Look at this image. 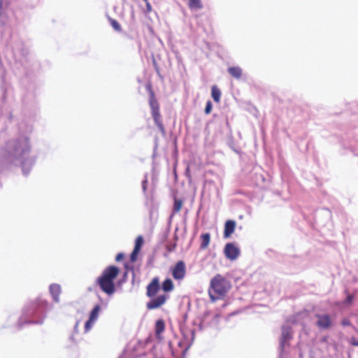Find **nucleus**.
I'll list each match as a JSON object with an SVG mask.
<instances>
[{
	"mask_svg": "<svg viewBox=\"0 0 358 358\" xmlns=\"http://www.w3.org/2000/svg\"><path fill=\"white\" fill-rule=\"evenodd\" d=\"M230 282L220 274H217L210 280L209 294L212 300L224 296L230 289Z\"/></svg>",
	"mask_w": 358,
	"mask_h": 358,
	"instance_id": "4",
	"label": "nucleus"
},
{
	"mask_svg": "<svg viewBox=\"0 0 358 358\" xmlns=\"http://www.w3.org/2000/svg\"><path fill=\"white\" fill-rule=\"evenodd\" d=\"M211 96L215 102L219 103L220 101L221 92L216 85L211 87Z\"/></svg>",
	"mask_w": 358,
	"mask_h": 358,
	"instance_id": "16",
	"label": "nucleus"
},
{
	"mask_svg": "<svg viewBox=\"0 0 358 358\" xmlns=\"http://www.w3.org/2000/svg\"><path fill=\"white\" fill-rule=\"evenodd\" d=\"M166 299H167V296L165 294L159 295L157 297L152 299L147 303V308L148 309L157 308L166 302Z\"/></svg>",
	"mask_w": 358,
	"mask_h": 358,
	"instance_id": "9",
	"label": "nucleus"
},
{
	"mask_svg": "<svg viewBox=\"0 0 358 358\" xmlns=\"http://www.w3.org/2000/svg\"><path fill=\"white\" fill-rule=\"evenodd\" d=\"M162 288L166 292L171 291L173 289V283L172 280L169 278L166 279L162 282Z\"/></svg>",
	"mask_w": 358,
	"mask_h": 358,
	"instance_id": "19",
	"label": "nucleus"
},
{
	"mask_svg": "<svg viewBox=\"0 0 358 358\" xmlns=\"http://www.w3.org/2000/svg\"><path fill=\"white\" fill-rule=\"evenodd\" d=\"M147 185H148V178H147V175H145V179L142 181V183H141L142 189H143V192L144 194L146 193Z\"/></svg>",
	"mask_w": 358,
	"mask_h": 358,
	"instance_id": "28",
	"label": "nucleus"
},
{
	"mask_svg": "<svg viewBox=\"0 0 358 358\" xmlns=\"http://www.w3.org/2000/svg\"><path fill=\"white\" fill-rule=\"evenodd\" d=\"M101 310V307L99 305H96L92 311L90 312L89 319H90V321H94L96 322L98 319L99 312Z\"/></svg>",
	"mask_w": 358,
	"mask_h": 358,
	"instance_id": "18",
	"label": "nucleus"
},
{
	"mask_svg": "<svg viewBox=\"0 0 358 358\" xmlns=\"http://www.w3.org/2000/svg\"><path fill=\"white\" fill-rule=\"evenodd\" d=\"M201 243L200 248H201V249H205L208 246V245L210 243V235L209 233L203 234L201 236Z\"/></svg>",
	"mask_w": 358,
	"mask_h": 358,
	"instance_id": "17",
	"label": "nucleus"
},
{
	"mask_svg": "<svg viewBox=\"0 0 358 358\" xmlns=\"http://www.w3.org/2000/svg\"><path fill=\"white\" fill-rule=\"evenodd\" d=\"M356 345H357V346H358V343H357Z\"/></svg>",
	"mask_w": 358,
	"mask_h": 358,
	"instance_id": "35",
	"label": "nucleus"
},
{
	"mask_svg": "<svg viewBox=\"0 0 358 358\" xmlns=\"http://www.w3.org/2000/svg\"><path fill=\"white\" fill-rule=\"evenodd\" d=\"M143 244V238L141 236H138L135 241V246L134 249H136V250H141V247Z\"/></svg>",
	"mask_w": 358,
	"mask_h": 358,
	"instance_id": "24",
	"label": "nucleus"
},
{
	"mask_svg": "<svg viewBox=\"0 0 358 358\" xmlns=\"http://www.w3.org/2000/svg\"><path fill=\"white\" fill-rule=\"evenodd\" d=\"M236 222L234 220H227L224 224V237L228 238L234 231Z\"/></svg>",
	"mask_w": 358,
	"mask_h": 358,
	"instance_id": "12",
	"label": "nucleus"
},
{
	"mask_svg": "<svg viewBox=\"0 0 358 358\" xmlns=\"http://www.w3.org/2000/svg\"><path fill=\"white\" fill-rule=\"evenodd\" d=\"M182 201L175 199L173 208V214H175L180 211V210L181 209V207H182Z\"/></svg>",
	"mask_w": 358,
	"mask_h": 358,
	"instance_id": "23",
	"label": "nucleus"
},
{
	"mask_svg": "<svg viewBox=\"0 0 358 358\" xmlns=\"http://www.w3.org/2000/svg\"><path fill=\"white\" fill-rule=\"evenodd\" d=\"M123 258H124V254H123V253H118V254L116 255L115 260H116L117 262H120V261H121Z\"/></svg>",
	"mask_w": 358,
	"mask_h": 358,
	"instance_id": "31",
	"label": "nucleus"
},
{
	"mask_svg": "<svg viewBox=\"0 0 358 358\" xmlns=\"http://www.w3.org/2000/svg\"><path fill=\"white\" fill-rule=\"evenodd\" d=\"M8 20V16L2 8V0H0V26L3 25Z\"/></svg>",
	"mask_w": 358,
	"mask_h": 358,
	"instance_id": "21",
	"label": "nucleus"
},
{
	"mask_svg": "<svg viewBox=\"0 0 358 358\" xmlns=\"http://www.w3.org/2000/svg\"><path fill=\"white\" fill-rule=\"evenodd\" d=\"M159 289V282L157 278H155L147 286V295L149 297L154 296Z\"/></svg>",
	"mask_w": 358,
	"mask_h": 358,
	"instance_id": "10",
	"label": "nucleus"
},
{
	"mask_svg": "<svg viewBox=\"0 0 358 358\" xmlns=\"http://www.w3.org/2000/svg\"><path fill=\"white\" fill-rule=\"evenodd\" d=\"M139 250H136V249H134L131 254V256H130V259L132 262H134L136 261V259H137V256L139 253Z\"/></svg>",
	"mask_w": 358,
	"mask_h": 358,
	"instance_id": "26",
	"label": "nucleus"
},
{
	"mask_svg": "<svg viewBox=\"0 0 358 358\" xmlns=\"http://www.w3.org/2000/svg\"><path fill=\"white\" fill-rule=\"evenodd\" d=\"M228 73L234 78L239 79L242 76V69L239 66H231L227 69Z\"/></svg>",
	"mask_w": 358,
	"mask_h": 358,
	"instance_id": "14",
	"label": "nucleus"
},
{
	"mask_svg": "<svg viewBox=\"0 0 358 358\" xmlns=\"http://www.w3.org/2000/svg\"><path fill=\"white\" fill-rule=\"evenodd\" d=\"M49 292L52 296V300L56 302H59V295L62 292L61 286L59 284L53 283L49 286Z\"/></svg>",
	"mask_w": 358,
	"mask_h": 358,
	"instance_id": "11",
	"label": "nucleus"
},
{
	"mask_svg": "<svg viewBox=\"0 0 358 358\" xmlns=\"http://www.w3.org/2000/svg\"><path fill=\"white\" fill-rule=\"evenodd\" d=\"M110 20L111 26L113 27V28L115 30H116L117 31L121 30V26L117 20H113V19H110Z\"/></svg>",
	"mask_w": 358,
	"mask_h": 358,
	"instance_id": "25",
	"label": "nucleus"
},
{
	"mask_svg": "<svg viewBox=\"0 0 358 358\" xmlns=\"http://www.w3.org/2000/svg\"><path fill=\"white\" fill-rule=\"evenodd\" d=\"M146 10L148 12H150L152 10V6H151L150 3L148 2L146 3Z\"/></svg>",
	"mask_w": 358,
	"mask_h": 358,
	"instance_id": "33",
	"label": "nucleus"
},
{
	"mask_svg": "<svg viewBox=\"0 0 358 358\" xmlns=\"http://www.w3.org/2000/svg\"><path fill=\"white\" fill-rule=\"evenodd\" d=\"M292 338V331L290 326L284 324L281 328V336L280 338V357H282L286 347L289 346V342Z\"/></svg>",
	"mask_w": 358,
	"mask_h": 358,
	"instance_id": "5",
	"label": "nucleus"
},
{
	"mask_svg": "<svg viewBox=\"0 0 358 358\" xmlns=\"http://www.w3.org/2000/svg\"><path fill=\"white\" fill-rule=\"evenodd\" d=\"M341 323H342L343 326H345V327L351 325V323H350V320H348V319L343 320Z\"/></svg>",
	"mask_w": 358,
	"mask_h": 358,
	"instance_id": "30",
	"label": "nucleus"
},
{
	"mask_svg": "<svg viewBox=\"0 0 358 358\" xmlns=\"http://www.w3.org/2000/svg\"><path fill=\"white\" fill-rule=\"evenodd\" d=\"M353 296L352 295H348L346 299V303H350L352 301Z\"/></svg>",
	"mask_w": 358,
	"mask_h": 358,
	"instance_id": "32",
	"label": "nucleus"
},
{
	"mask_svg": "<svg viewBox=\"0 0 358 358\" xmlns=\"http://www.w3.org/2000/svg\"><path fill=\"white\" fill-rule=\"evenodd\" d=\"M29 138L23 135L7 141L0 150V164L3 169L22 167V173L27 176L36 162V157L31 155Z\"/></svg>",
	"mask_w": 358,
	"mask_h": 358,
	"instance_id": "1",
	"label": "nucleus"
},
{
	"mask_svg": "<svg viewBox=\"0 0 358 358\" xmlns=\"http://www.w3.org/2000/svg\"><path fill=\"white\" fill-rule=\"evenodd\" d=\"M212 110V103L210 101H208L205 108V113L209 114Z\"/></svg>",
	"mask_w": 358,
	"mask_h": 358,
	"instance_id": "29",
	"label": "nucleus"
},
{
	"mask_svg": "<svg viewBox=\"0 0 358 358\" xmlns=\"http://www.w3.org/2000/svg\"><path fill=\"white\" fill-rule=\"evenodd\" d=\"M164 322L162 320H157L155 323V333L158 336H159L164 330Z\"/></svg>",
	"mask_w": 358,
	"mask_h": 358,
	"instance_id": "20",
	"label": "nucleus"
},
{
	"mask_svg": "<svg viewBox=\"0 0 358 358\" xmlns=\"http://www.w3.org/2000/svg\"><path fill=\"white\" fill-rule=\"evenodd\" d=\"M224 252L226 257L232 261L236 259L240 254L239 249L231 243L226 244Z\"/></svg>",
	"mask_w": 358,
	"mask_h": 358,
	"instance_id": "8",
	"label": "nucleus"
},
{
	"mask_svg": "<svg viewBox=\"0 0 358 358\" xmlns=\"http://www.w3.org/2000/svg\"><path fill=\"white\" fill-rule=\"evenodd\" d=\"M94 321H90V319H88L87 321L85 324V331H88L94 324Z\"/></svg>",
	"mask_w": 358,
	"mask_h": 358,
	"instance_id": "27",
	"label": "nucleus"
},
{
	"mask_svg": "<svg viewBox=\"0 0 358 358\" xmlns=\"http://www.w3.org/2000/svg\"><path fill=\"white\" fill-rule=\"evenodd\" d=\"M119 268L115 266H110L103 270L102 274L96 279V283L100 289L108 296L115 292L114 280L119 273Z\"/></svg>",
	"mask_w": 358,
	"mask_h": 358,
	"instance_id": "3",
	"label": "nucleus"
},
{
	"mask_svg": "<svg viewBox=\"0 0 358 358\" xmlns=\"http://www.w3.org/2000/svg\"><path fill=\"white\" fill-rule=\"evenodd\" d=\"M47 306L48 302L43 299H38L29 303L23 309L22 316L19 319V327H22L24 324H43Z\"/></svg>",
	"mask_w": 358,
	"mask_h": 358,
	"instance_id": "2",
	"label": "nucleus"
},
{
	"mask_svg": "<svg viewBox=\"0 0 358 358\" xmlns=\"http://www.w3.org/2000/svg\"><path fill=\"white\" fill-rule=\"evenodd\" d=\"M357 343H358V341L355 340V339H352V341H351V344L354 346H357V345H356Z\"/></svg>",
	"mask_w": 358,
	"mask_h": 358,
	"instance_id": "34",
	"label": "nucleus"
},
{
	"mask_svg": "<svg viewBox=\"0 0 358 358\" xmlns=\"http://www.w3.org/2000/svg\"><path fill=\"white\" fill-rule=\"evenodd\" d=\"M149 104L151 108L152 113L159 112L158 102L155 98L154 94L152 92H151L150 95Z\"/></svg>",
	"mask_w": 358,
	"mask_h": 358,
	"instance_id": "15",
	"label": "nucleus"
},
{
	"mask_svg": "<svg viewBox=\"0 0 358 358\" xmlns=\"http://www.w3.org/2000/svg\"><path fill=\"white\" fill-rule=\"evenodd\" d=\"M189 6L192 9H201L202 4L200 0H188Z\"/></svg>",
	"mask_w": 358,
	"mask_h": 358,
	"instance_id": "22",
	"label": "nucleus"
},
{
	"mask_svg": "<svg viewBox=\"0 0 358 358\" xmlns=\"http://www.w3.org/2000/svg\"><path fill=\"white\" fill-rule=\"evenodd\" d=\"M316 326L322 330L329 329L332 325V320L328 314H316Z\"/></svg>",
	"mask_w": 358,
	"mask_h": 358,
	"instance_id": "6",
	"label": "nucleus"
},
{
	"mask_svg": "<svg viewBox=\"0 0 358 358\" xmlns=\"http://www.w3.org/2000/svg\"><path fill=\"white\" fill-rule=\"evenodd\" d=\"M152 115L153 120H154L155 123L157 125V127L159 128V129L160 130V131L162 134H164L165 129H164L162 122L161 120V116H160L159 112L152 113Z\"/></svg>",
	"mask_w": 358,
	"mask_h": 358,
	"instance_id": "13",
	"label": "nucleus"
},
{
	"mask_svg": "<svg viewBox=\"0 0 358 358\" xmlns=\"http://www.w3.org/2000/svg\"><path fill=\"white\" fill-rule=\"evenodd\" d=\"M186 267L182 261L178 262L172 270V275L175 280H182L185 276Z\"/></svg>",
	"mask_w": 358,
	"mask_h": 358,
	"instance_id": "7",
	"label": "nucleus"
}]
</instances>
